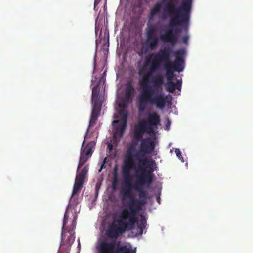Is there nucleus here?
Listing matches in <instances>:
<instances>
[{
	"label": "nucleus",
	"instance_id": "23",
	"mask_svg": "<svg viewBox=\"0 0 253 253\" xmlns=\"http://www.w3.org/2000/svg\"><path fill=\"white\" fill-rule=\"evenodd\" d=\"M118 182H119V180H118V175H117V172L116 171L113 173V176L112 181L111 187H112V188L113 190V191L117 190V189L118 188Z\"/></svg>",
	"mask_w": 253,
	"mask_h": 253
},
{
	"label": "nucleus",
	"instance_id": "9",
	"mask_svg": "<svg viewBox=\"0 0 253 253\" xmlns=\"http://www.w3.org/2000/svg\"><path fill=\"white\" fill-rule=\"evenodd\" d=\"M135 151V153L133 154L134 160L138 161V166L136 169L137 175L149 171L150 168L154 169L155 170H156V163L154 160H149L145 157V154H141L140 155L139 151Z\"/></svg>",
	"mask_w": 253,
	"mask_h": 253
},
{
	"label": "nucleus",
	"instance_id": "16",
	"mask_svg": "<svg viewBox=\"0 0 253 253\" xmlns=\"http://www.w3.org/2000/svg\"><path fill=\"white\" fill-rule=\"evenodd\" d=\"M135 89L133 85L132 80L128 81L126 84V88L125 90V98L127 101L131 100L134 93Z\"/></svg>",
	"mask_w": 253,
	"mask_h": 253
},
{
	"label": "nucleus",
	"instance_id": "10",
	"mask_svg": "<svg viewBox=\"0 0 253 253\" xmlns=\"http://www.w3.org/2000/svg\"><path fill=\"white\" fill-rule=\"evenodd\" d=\"M119 114L122 116L121 122L116 126V124H118L119 121L118 120H115L113 121L112 125L115 128V131L114 132V137L118 136L121 137L123 136L126 126L127 113L126 111L122 110L119 112Z\"/></svg>",
	"mask_w": 253,
	"mask_h": 253
},
{
	"label": "nucleus",
	"instance_id": "11",
	"mask_svg": "<svg viewBox=\"0 0 253 253\" xmlns=\"http://www.w3.org/2000/svg\"><path fill=\"white\" fill-rule=\"evenodd\" d=\"M76 219L74 218L70 228L66 230H62L61 233L62 245H65L67 247H70L75 241V236L72 232L76 227Z\"/></svg>",
	"mask_w": 253,
	"mask_h": 253
},
{
	"label": "nucleus",
	"instance_id": "8",
	"mask_svg": "<svg viewBox=\"0 0 253 253\" xmlns=\"http://www.w3.org/2000/svg\"><path fill=\"white\" fill-rule=\"evenodd\" d=\"M98 253H135L136 251L126 246H118L115 250V243L113 242H107L102 241L97 246Z\"/></svg>",
	"mask_w": 253,
	"mask_h": 253
},
{
	"label": "nucleus",
	"instance_id": "31",
	"mask_svg": "<svg viewBox=\"0 0 253 253\" xmlns=\"http://www.w3.org/2000/svg\"><path fill=\"white\" fill-rule=\"evenodd\" d=\"M106 158H104V159L103 160V161L102 163L101 164L100 168L98 170V172H101V171H102L103 168H104V167L105 166V164L106 163Z\"/></svg>",
	"mask_w": 253,
	"mask_h": 253
},
{
	"label": "nucleus",
	"instance_id": "25",
	"mask_svg": "<svg viewBox=\"0 0 253 253\" xmlns=\"http://www.w3.org/2000/svg\"><path fill=\"white\" fill-rule=\"evenodd\" d=\"M82 187H83V186L74 184L73 189L72 190V196L76 194L79 192H80V191L82 188Z\"/></svg>",
	"mask_w": 253,
	"mask_h": 253
},
{
	"label": "nucleus",
	"instance_id": "33",
	"mask_svg": "<svg viewBox=\"0 0 253 253\" xmlns=\"http://www.w3.org/2000/svg\"><path fill=\"white\" fill-rule=\"evenodd\" d=\"M160 197H158V198H157V201H158V202L159 203H160Z\"/></svg>",
	"mask_w": 253,
	"mask_h": 253
},
{
	"label": "nucleus",
	"instance_id": "32",
	"mask_svg": "<svg viewBox=\"0 0 253 253\" xmlns=\"http://www.w3.org/2000/svg\"><path fill=\"white\" fill-rule=\"evenodd\" d=\"M170 124H171L170 121L169 119H168L166 127H168V126H169L170 125Z\"/></svg>",
	"mask_w": 253,
	"mask_h": 253
},
{
	"label": "nucleus",
	"instance_id": "26",
	"mask_svg": "<svg viewBox=\"0 0 253 253\" xmlns=\"http://www.w3.org/2000/svg\"><path fill=\"white\" fill-rule=\"evenodd\" d=\"M175 152L176 154V156L177 157L181 160L182 162H184V160H183V157L181 155V153L180 150L179 149H176L175 150Z\"/></svg>",
	"mask_w": 253,
	"mask_h": 253
},
{
	"label": "nucleus",
	"instance_id": "21",
	"mask_svg": "<svg viewBox=\"0 0 253 253\" xmlns=\"http://www.w3.org/2000/svg\"><path fill=\"white\" fill-rule=\"evenodd\" d=\"M102 78L100 79L99 83L92 88V96H91V100H93L95 98H100L99 96V92H100V87L99 84L100 83L102 80Z\"/></svg>",
	"mask_w": 253,
	"mask_h": 253
},
{
	"label": "nucleus",
	"instance_id": "30",
	"mask_svg": "<svg viewBox=\"0 0 253 253\" xmlns=\"http://www.w3.org/2000/svg\"><path fill=\"white\" fill-rule=\"evenodd\" d=\"M102 0H95L94 3V9L96 11L97 10V6Z\"/></svg>",
	"mask_w": 253,
	"mask_h": 253
},
{
	"label": "nucleus",
	"instance_id": "4",
	"mask_svg": "<svg viewBox=\"0 0 253 253\" xmlns=\"http://www.w3.org/2000/svg\"><path fill=\"white\" fill-rule=\"evenodd\" d=\"M181 29L176 28L173 29H168L167 32L160 36H157V28L156 24L148 23L145 29L146 41L145 44L151 50H155L158 46L160 39L163 42L170 43L172 46H174L178 42V36Z\"/></svg>",
	"mask_w": 253,
	"mask_h": 253
},
{
	"label": "nucleus",
	"instance_id": "22",
	"mask_svg": "<svg viewBox=\"0 0 253 253\" xmlns=\"http://www.w3.org/2000/svg\"><path fill=\"white\" fill-rule=\"evenodd\" d=\"M99 112L92 110L91 117L89 121V127L90 126H94L96 124V121L99 117Z\"/></svg>",
	"mask_w": 253,
	"mask_h": 253
},
{
	"label": "nucleus",
	"instance_id": "14",
	"mask_svg": "<svg viewBox=\"0 0 253 253\" xmlns=\"http://www.w3.org/2000/svg\"><path fill=\"white\" fill-rule=\"evenodd\" d=\"M182 86L181 80H177L176 83H174L172 81H167L166 84V90L170 93H173L175 89L181 90Z\"/></svg>",
	"mask_w": 253,
	"mask_h": 253
},
{
	"label": "nucleus",
	"instance_id": "15",
	"mask_svg": "<svg viewBox=\"0 0 253 253\" xmlns=\"http://www.w3.org/2000/svg\"><path fill=\"white\" fill-rule=\"evenodd\" d=\"M85 137H84V140L82 143L81 152L91 156L93 152V149L95 148L96 143L94 141H90L84 147L83 146L85 143Z\"/></svg>",
	"mask_w": 253,
	"mask_h": 253
},
{
	"label": "nucleus",
	"instance_id": "28",
	"mask_svg": "<svg viewBox=\"0 0 253 253\" xmlns=\"http://www.w3.org/2000/svg\"><path fill=\"white\" fill-rule=\"evenodd\" d=\"M100 188V184L98 182H97L96 184V185H95V195H96V197H97L98 196V191L99 190V189Z\"/></svg>",
	"mask_w": 253,
	"mask_h": 253
},
{
	"label": "nucleus",
	"instance_id": "3",
	"mask_svg": "<svg viewBox=\"0 0 253 253\" xmlns=\"http://www.w3.org/2000/svg\"><path fill=\"white\" fill-rule=\"evenodd\" d=\"M192 7V0H181L177 8L173 3H168L165 10L169 14L173 15L170 18L169 27L173 28L180 26L187 29L189 24Z\"/></svg>",
	"mask_w": 253,
	"mask_h": 253
},
{
	"label": "nucleus",
	"instance_id": "1",
	"mask_svg": "<svg viewBox=\"0 0 253 253\" xmlns=\"http://www.w3.org/2000/svg\"><path fill=\"white\" fill-rule=\"evenodd\" d=\"M185 53L184 49L173 52L171 48L165 47L160 49L157 53L146 57L144 66L148 71L140 83L141 92L139 97V111H144L148 104L155 105L160 109L164 108L167 103V96L162 92L164 77L160 74L154 77L152 74L159 70L161 65L164 64L167 81H172L174 72H181L184 69Z\"/></svg>",
	"mask_w": 253,
	"mask_h": 253
},
{
	"label": "nucleus",
	"instance_id": "20",
	"mask_svg": "<svg viewBox=\"0 0 253 253\" xmlns=\"http://www.w3.org/2000/svg\"><path fill=\"white\" fill-rule=\"evenodd\" d=\"M93 103L92 111H97L100 112L102 103L99 98H95L93 100H91Z\"/></svg>",
	"mask_w": 253,
	"mask_h": 253
},
{
	"label": "nucleus",
	"instance_id": "2",
	"mask_svg": "<svg viewBox=\"0 0 253 253\" xmlns=\"http://www.w3.org/2000/svg\"><path fill=\"white\" fill-rule=\"evenodd\" d=\"M154 171V169L150 168L149 171L136 175L135 181L133 183H131V190L133 189L138 192L139 199H137L134 196L130 195V193L129 195L127 196L129 199L127 202V207L128 211L135 217L142 210V207L147 203L148 192L143 189L145 187H149L152 183L154 178V174L153 172Z\"/></svg>",
	"mask_w": 253,
	"mask_h": 253
},
{
	"label": "nucleus",
	"instance_id": "18",
	"mask_svg": "<svg viewBox=\"0 0 253 253\" xmlns=\"http://www.w3.org/2000/svg\"><path fill=\"white\" fill-rule=\"evenodd\" d=\"M91 157V156L87 155V154L80 152V156L77 167V171L79 170V169L81 168Z\"/></svg>",
	"mask_w": 253,
	"mask_h": 253
},
{
	"label": "nucleus",
	"instance_id": "12",
	"mask_svg": "<svg viewBox=\"0 0 253 253\" xmlns=\"http://www.w3.org/2000/svg\"><path fill=\"white\" fill-rule=\"evenodd\" d=\"M140 145V152L141 154H146L151 153L154 149L155 144L150 138H142Z\"/></svg>",
	"mask_w": 253,
	"mask_h": 253
},
{
	"label": "nucleus",
	"instance_id": "27",
	"mask_svg": "<svg viewBox=\"0 0 253 253\" xmlns=\"http://www.w3.org/2000/svg\"><path fill=\"white\" fill-rule=\"evenodd\" d=\"M188 39L189 36L188 35H185L182 37V42L185 44H188Z\"/></svg>",
	"mask_w": 253,
	"mask_h": 253
},
{
	"label": "nucleus",
	"instance_id": "7",
	"mask_svg": "<svg viewBox=\"0 0 253 253\" xmlns=\"http://www.w3.org/2000/svg\"><path fill=\"white\" fill-rule=\"evenodd\" d=\"M135 145L131 144L128 148L127 155L126 156L124 165L122 168V173L125 180L126 188L122 189L121 194L124 198L128 196L131 191V183L130 180V173L132 169H136L134 163V158L132 152L135 151Z\"/></svg>",
	"mask_w": 253,
	"mask_h": 253
},
{
	"label": "nucleus",
	"instance_id": "17",
	"mask_svg": "<svg viewBox=\"0 0 253 253\" xmlns=\"http://www.w3.org/2000/svg\"><path fill=\"white\" fill-rule=\"evenodd\" d=\"M162 8V4L160 2H157L154 7L150 10L149 16V20L153 19L154 16L158 14Z\"/></svg>",
	"mask_w": 253,
	"mask_h": 253
},
{
	"label": "nucleus",
	"instance_id": "29",
	"mask_svg": "<svg viewBox=\"0 0 253 253\" xmlns=\"http://www.w3.org/2000/svg\"><path fill=\"white\" fill-rule=\"evenodd\" d=\"M148 52V50L147 49H142L140 51L138 52V54L139 56H142L144 54H147Z\"/></svg>",
	"mask_w": 253,
	"mask_h": 253
},
{
	"label": "nucleus",
	"instance_id": "19",
	"mask_svg": "<svg viewBox=\"0 0 253 253\" xmlns=\"http://www.w3.org/2000/svg\"><path fill=\"white\" fill-rule=\"evenodd\" d=\"M141 219L138 222V220H137V222H136L135 224H137L138 225V228L139 230V234L140 235H142L143 233V230L145 229L147 225V219L145 218V217L143 215H140Z\"/></svg>",
	"mask_w": 253,
	"mask_h": 253
},
{
	"label": "nucleus",
	"instance_id": "5",
	"mask_svg": "<svg viewBox=\"0 0 253 253\" xmlns=\"http://www.w3.org/2000/svg\"><path fill=\"white\" fill-rule=\"evenodd\" d=\"M136 222L137 218L129 212L127 209L125 208L118 218L114 220L108 225L105 234L109 238L116 239L126 231L133 229Z\"/></svg>",
	"mask_w": 253,
	"mask_h": 253
},
{
	"label": "nucleus",
	"instance_id": "34",
	"mask_svg": "<svg viewBox=\"0 0 253 253\" xmlns=\"http://www.w3.org/2000/svg\"><path fill=\"white\" fill-rule=\"evenodd\" d=\"M115 117L116 118H117L118 117V116H117V115H116V116H115Z\"/></svg>",
	"mask_w": 253,
	"mask_h": 253
},
{
	"label": "nucleus",
	"instance_id": "13",
	"mask_svg": "<svg viewBox=\"0 0 253 253\" xmlns=\"http://www.w3.org/2000/svg\"><path fill=\"white\" fill-rule=\"evenodd\" d=\"M88 170L89 166L86 165L83 168L80 172L77 171L74 184L83 186L84 180L87 176Z\"/></svg>",
	"mask_w": 253,
	"mask_h": 253
},
{
	"label": "nucleus",
	"instance_id": "24",
	"mask_svg": "<svg viewBox=\"0 0 253 253\" xmlns=\"http://www.w3.org/2000/svg\"><path fill=\"white\" fill-rule=\"evenodd\" d=\"M68 214V212L66 210L65 212V214H64L63 221V225H62V230H66L67 229L70 228V226H66V225L68 222V219L69 218Z\"/></svg>",
	"mask_w": 253,
	"mask_h": 253
},
{
	"label": "nucleus",
	"instance_id": "6",
	"mask_svg": "<svg viewBox=\"0 0 253 253\" xmlns=\"http://www.w3.org/2000/svg\"><path fill=\"white\" fill-rule=\"evenodd\" d=\"M160 125L161 118L159 114L155 112L149 113L146 119L140 121L134 126V140L139 141L145 133L154 134Z\"/></svg>",
	"mask_w": 253,
	"mask_h": 253
}]
</instances>
